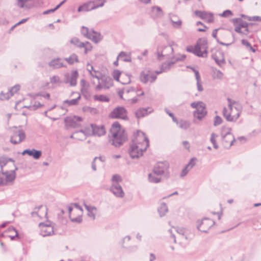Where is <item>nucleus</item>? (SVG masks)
Masks as SVG:
<instances>
[{"label": "nucleus", "instance_id": "f257e3e1", "mask_svg": "<svg viewBox=\"0 0 261 261\" xmlns=\"http://www.w3.org/2000/svg\"><path fill=\"white\" fill-rule=\"evenodd\" d=\"M149 146V141L144 133L137 130L134 134L128 153L133 159L142 156Z\"/></svg>", "mask_w": 261, "mask_h": 261}, {"label": "nucleus", "instance_id": "f03ea898", "mask_svg": "<svg viewBox=\"0 0 261 261\" xmlns=\"http://www.w3.org/2000/svg\"><path fill=\"white\" fill-rule=\"evenodd\" d=\"M173 48L171 45L165 46H160L157 49L156 54L158 59L162 60L163 59H169L170 61L162 64L161 71H156V74H160L162 72L169 70L171 66L178 61L184 60L186 58L184 55H178L173 56Z\"/></svg>", "mask_w": 261, "mask_h": 261}, {"label": "nucleus", "instance_id": "7ed1b4c3", "mask_svg": "<svg viewBox=\"0 0 261 261\" xmlns=\"http://www.w3.org/2000/svg\"><path fill=\"white\" fill-rule=\"evenodd\" d=\"M242 106L234 99H228V107L223 109V116L227 121L235 122L239 118Z\"/></svg>", "mask_w": 261, "mask_h": 261}, {"label": "nucleus", "instance_id": "20e7f679", "mask_svg": "<svg viewBox=\"0 0 261 261\" xmlns=\"http://www.w3.org/2000/svg\"><path fill=\"white\" fill-rule=\"evenodd\" d=\"M124 128L118 122L113 123L110 129V142L115 147L120 146L126 140Z\"/></svg>", "mask_w": 261, "mask_h": 261}, {"label": "nucleus", "instance_id": "39448f33", "mask_svg": "<svg viewBox=\"0 0 261 261\" xmlns=\"http://www.w3.org/2000/svg\"><path fill=\"white\" fill-rule=\"evenodd\" d=\"M207 45L206 42L204 40L200 39L194 46H189L187 48V50L190 53H193L195 55L205 58L207 57Z\"/></svg>", "mask_w": 261, "mask_h": 261}, {"label": "nucleus", "instance_id": "423d86ee", "mask_svg": "<svg viewBox=\"0 0 261 261\" xmlns=\"http://www.w3.org/2000/svg\"><path fill=\"white\" fill-rule=\"evenodd\" d=\"M191 106L195 109L193 112L194 118L198 121H202L207 115L205 104L202 101H198L192 102Z\"/></svg>", "mask_w": 261, "mask_h": 261}, {"label": "nucleus", "instance_id": "0eeeda50", "mask_svg": "<svg viewBox=\"0 0 261 261\" xmlns=\"http://www.w3.org/2000/svg\"><path fill=\"white\" fill-rule=\"evenodd\" d=\"M38 232L44 237L54 235L55 234L54 223L50 221L40 222L38 225Z\"/></svg>", "mask_w": 261, "mask_h": 261}, {"label": "nucleus", "instance_id": "6e6552de", "mask_svg": "<svg viewBox=\"0 0 261 261\" xmlns=\"http://www.w3.org/2000/svg\"><path fill=\"white\" fill-rule=\"evenodd\" d=\"M174 243H181L182 241L186 237L185 236L186 230L182 227H173L168 230Z\"/></svg>", "mask_w": 261, "mask_h": 261}, {"label": "nucleus", "instance_id": "1a4fd4ad", "mask_svg": "<svg viewBox=\"0 0 261 261\" xmlns=\"http://www.w3.org/2000/svg\"><path fill=\"white\" fill-rule=\"evenodd\" d=\"M82 34L86 38L97 43L102 39L101 34L93 30H89L88 28L83 26L81 29Z\"/></svg>", "mask_w": 261, "mask_h": 261}, {"label": "nucleus", "instance_id": "9d476101", "mask_svg": "<svg viewBox=\"0 0 261 261\" xmlns=\"http://www.w3.org/2000/svg\"><path fill=\"white\" fill-rule=\"evenodd\" d=\"M69 216L70 220L72 222H80L82 221V215L83 214V210L81 207L77 204L71 207H68Z\"/></svg>", "mask_w": 261, "mask_h": 261}, {"label": "nucleus", "instance_id": "9b49d317", "mask_svg": "<svg viewBox=\"0 0 261 261\" xmlns=\"http://www.w3.org/2000/svg\"><path fill=\"white\" fill-rule=\"evenodd\" d=\"M31 215L35 221L45 220L47 218V208L44 205L35 207Z\"/></svg>", "mask_w": 261, "mask_h": 261}, {"label": "nucleus", "instance_id": "f8f14e48", "mask_svg": "<svg viewBox=\"0 0 261 261\" xmlns=\"http://www.w3.org/2000/svg\"><path fill=\"white\" fill-rule=\"evenodd\" d=\"M87 126V134L90 135V136L100 137L105 135L106 133V128L103 125L91 124Z\"/></svg>", "mask_w": 261, "mask_h": 261}, {"label": "nucleus", "instance_id": "ddd939ff", "mask_svg": "<svg viewBox=\"0 0 261 261\" xmlns=\"http://www.w3.org/2000/svg\"><path fill=\"white\" fill-rule=\"evenodd\" d=\"M214 224L215 222L213 220L206 218L198 220L196 222L197 229L204 232H207Z\"/></svg>", "mask_w": 261, "mask_h": 261}, {"label": "nucleus", "instance_id": "4468645a", "mask_svg": "<svg viewBox=\"0 0 261 261\" xmlns=\"http://www.w3.org/2000/svg\"><path fill=\"white\" fill-rule=\"evenodd\" d=\"M222 137L223 138V143L225 147H230L234 141L233 135L231 133L230 128H223L222 130Z\"/></svg>", "mask_w": 261, "mask_h": 261}, {"label": "nucleus", "instance_id": "2eb2a0df", "mask_svg": "<svg viewBox=\"0 0 261 261\" xmlns=\"http://www.w3.org/2000/svg\"><path fill=\"white\" fill-rule=\"evenodd\" d=\"M97 79L98 80V84L96 86L98 89H108L113 85L112 79L108 76L101 75L100 73V77Z\"/></svg>", "mask_w": 261, "mask_h": 261}, {"label": "nucleus", "instance_id": "dca6fc26", "mask_svg": "<svg viewBox=\"0 0 261 261\" xmlns=\"http://www.w3.org/2000/svg\"><path fill=\"white\" fill-rule=\"evenodd\" d=\"M83 118L82 117L76 116L67 117L64 120L65 126L67 128L76 127L81 124Z\"/></svg>", "mask_w": 261, "mask_h": 261}, {"label": "nucleus", "instance_id": "f3484780", "mask_svg": "<svg viewBox=\"0 0 261 261\" xmlns=\"http://www.w3.org/2000/svg\"><path fill=\"white\" fill-rule=\"evenodd\" d=\"M111 116L113 118H119L123 120L128 119L127 111L123 107H119L115 108L111 113Z\"/></svg>", "mask_w": 261, "mask_h": 261}, {"label": "nucleus", "instance_id": "a211bd4d", "mask_svg": "<svg viewBox=\"0 0 261 261\" xmlns=\"http://www.w3.org/2000/svg\"><path fill=\"white\" fill-rule=\"evenodd\" d=\"M212 58L215 60L217 64L221 68H222L226 64L224 53L220 50H217L212 55Z\"/></svg>", "mask_w": 261, "mask_h": 261}, {"label": "nucleus", "instance_id": "6ab92c4d", "mask_svg": "<svg viewBox=\"0 0 261 261\" xmlns=\"http://www.w3.org/2000/svg\"><path fill=\"white\" fill-rule=\"evenodd\" d=\"M79 76V73L77 70H72L71 73H67L65 74L64 82L69 83L70 86H74L76 85V80Z\"/></svg>", "mask_w": 261, "mask_h": 261}, {"label": "nucleus", "instance_id": "aec40b11", "mask_svg": "<svg viewBox=\"0 0 261 261\" xmlns=\"http://www.w3.org/2000/svg\"><path fill=\"white\" fill-rule=\"evenodd\" d=\"M15 178L14 171L11 173H0V185H6L8 182L13 181Z\"/></svg>", "mask_w": 261, "mask_h": 261}, {"label": "nucleus", "instance_id": "412c9836", "mask_svg": "<svg viewBox=\"0 0 261 261\" xmlns=\"http://www.w3.org/2000/svg\"><path fill=\"white\" fill-rule=\"evenodd\" d=\"M140 79L141 81L144 83H152L155 81L156 76L154 74L150 73L148 71H143L141 73Z\"/></svg>", "mask_w": 261, "mask_h": 261}, {"label": "nucleus", "instance_id": "4be33fe9", "mask_svg": "<svg viewBox=\"0 0 261 261\" xmlns=\"http://www.w3.org/2000/svg\"><path fill=\"white\" fill-rule=\"evenodd\" d=\"M168 168V165L167 163L161 162L155 165L152 172L161 177L165 173Z\"/></svg>", "mask_w": 261, "mask_h": 261}, {"label": "nucleus", "instance_id": "5701e85b", "mask_svg": "<svg viewBox=\"0 0 261 261\" xmlns=\"http://www.w3.org/2000/svg\"><path fill=\"white\" fill-rule=\"evenodd\" d=\"M110 191L116 197L123 198L125 196V193L119 184H112Z\"/></svg>", "mask_w": 261, "mask_h": 261}, {"label": "nucleus", "instance_id": "b1692460", "mask_svg": "<svg viewBox=\"0 0 261 261\" xmlns=\"http://www.w3.org/2000/svg\"><path fill=\"white\" fill-rule=\"evenodd\" d=\"M87 126H85L83 130L74 133L71 136L76 140L82 141L85 140L87 137L90 136V135L87 134Z\"/></svg>", "mask_w": 261, "mask_h": 261}, {"label": "nucleus", "instance_id": "393cba45", "mask_svg": "<svg viewBox=\"0 0 261 261\" xmlns=\"http://www.w3.org/2000/svg\"><path fill=\"white\" fill-rule=\"evenodd\" d=\"M195 14L201 18L202 19L205 20L208 22H212L214 21L213 15L211 13H207L205 12L196 11H195Z\"/></svg>", "mask_w": 261, "mask_h": 261}, {"label": "nucleus", "instance_id": "a878e982", "mask_svg": "<svg viewBox=\"0 0 261 261\" xmlns=\"http://www.w3.org/2000/svg\"><path fill=\"white\" fill-rule=\"evenodd\" d=\"M27 154L29 156H32L35 160H38L40 158L42 154V152L40 150H37L35 149H25L22 152V154Z\"/></svg>", "mask_w": 261, "mask_h": 261}, {"label": "nucleus", "instance_id": "bb28decb", "mask_svg": "<svg viewBox=\"0 0 261 261\" xmlns=\"http://www.w3.org/2000/svg\"><path fill=\"white\" fill-rule=\"evenodd\" d=\"M153 110L150 108L139 109L136 112L135 115L137 118H140L148 115Z\"/></svg>", "mask_w": 261, "mask_h": 261}, {"label": "nucleus", "instance_id": "cd10ccee", "mask_svg": "<svg viewBox=\"0 0 261 261\" xmlns=\"http://www.w3.org/2000/svg\"><path fill=\"white\" fill-rule=\"evenodd\" d=\"M92 5L91 1L86 3L79 7L77 12H86L94 10V7H93Z\"/></svg>", "mask_w": 261, "mask_h": 261}, {"label": "nucleus", "instance_id": "c85d7f7f", "mask_svg": "<svg viewBox=\"0 0 261 261\" xmlns=\"http://www.w3.org/2000/svg\"><path fill=\"white\" fill-rule=\"evenodd\" d=\"M170 21L174 28L179 29L181 27L182 21L175 15H170Z\"/></svg>", "mask_w": 261, "mask_h": 261}, {"label": "nucleus", "instance_id": "c756f323", "mask_svg": "<svg viewBox=\"0 0 261 261\" xmlns=\"http://www.w3.org/2000/svg\"><path fill=\"white\" fill-rule=\"evenodd\" d=\"M87 70L91 76L96 79L100 77V72L95 70L92 65L88 63L87 65Z\"/></svg>", "mask_w": 261, "mask_h": 261}, {"label": "nucleus", "instance_id": "7c9ffc66", "mask_svg": "<svg viewBox=\"0 0 261 261\" xmlns=\"http://www.w3.org/2000/svg\"><path fill=\"white\" fill-rule=\"evenodd\" d=\"M85 207L88 211V216L92 220H94L97 213L96 208L95 207L90 206L87 204H85Z\"/></svg>", "mask_w": 261, "mask_h": 261}, {"label": "nucleus", "instance_id": "2f4dec72", "mask_svg": "<svg viewBox=\"0 0 261 261\" xmlns=\"http://www.w3.org/2000/svg\"><path fill=\"white\" fill-rule=\"evenodd\" d=\"M168 212V208L167 204L164 202L161 203L158 208V212L160 216L163 217L165 216Z\"/></svg>", "mask_w": 261, "mask_h": 261}, {"label": "nucleus", "instance_id": "473e14b6", "mask_svg": "<svg viewBox=\"0 0 261 261\" xmlns=\"http://www.w3.org/2000/svg\"><path fill=\"white\" fill-rule=\"evenodd\" d=\"M148 179L149 181L150 182L158 183L161 181V177L152 171V172L148 174Z\"/></svg>", "mask_w": 261, "mask_h": 261}, {"label": "nucleus", "instance_id": "72a5a7b5", "mask_svg": "<svg viewBox=\"0 0 261 261\" xmlns=\"http://www.w3.org/2000/svg\"><path fill=\"white\" fill-rule=\"evenodd\" d=\"M49 65L54 68H59L64 66L62 60L60 58L52 60L49 63Z\"/></svg>", "mask_w": 261, "mask_h": 261}, {"label": "nucleus", "instance_id": "f704fd0d", "mask_svg": "<svg viewBox=\"0 0 261 261\" xmlns=\"http://www.w3.org/2000/svg\"><path fill=\"white\" fill-rule=\"evenodd\" d=\"M152 12L153 16L156 18L161 17L164 15V12L162 9L158 6L152 7Z\"/></svg>", "mask_w": 261, "mask_h": 261}, {"label": "nucleus", "instance_id": "c9c22d12", "mask_svg": "<svg viewBox=\"0 0 261 261\" xmlns=\"http://www.w3.org/2000/svg\"><path fill=\"white\" fill-rule=\"evenodd\" d=\"M62 83L61 80L57 75H54L50 77V83L55 87L59 86Z\"/></svg>", "mask_w": 261, "mask_h": 261}, {"label": "nucleus", "instance_id": "e433bc0d", "mask_svg": "<svg viewBox=\"0 0 261 261\" xmlns=\"http://www.w3.org/2000/svg\"><path fill=\"white\" fill-rule=\"evenodd\" d=\"M195 73V77L197 81V88L199 91H201L203 90L202 85L200 83V75L198 70L193 69Z\"/></svg>", "mask_w": 261, "mask_h": 261}, {"label": "nucleus", "instance_id": "4c0bfd02", "mask_svg": "<svg viewBox=\"0 0 261 261\" xmlns=\"http://www.w3.org/2000/svg\"><path fill=\"white\" fill-rule=\"evenodd\" d=\"M122 84H128L130 82V76L123 73L121 76V78L119 81Z\"/></svg>", "mask_w": 261, "mask_h": 261}, {"label": "nucleus", "instance_id": "58836bf2", "mask_svg": "<svg viewBox=\"0 0 261 261\" xmlns=\"http://www.w3.org/2000/svg\"><path fill=\"white\" fill-rule=\"evenodd\" d=\"M17 136L19 137V142L24 141L26 138L25 130L22 128L19 129L17 130Z\"/></svg>", "mask_w": 261, "mask_h": 261}, {"label": "nucleus", "instance_id": "ea45409f", "mask_svg": "<svg viewBox=\"0 0 261 261\" xmlns=\"http://www.w3.org/2000/svg\"><path fill=\"white\" fill-rule=\"evenodd\" d=\"M241 43L243 45L245 46L247 49L251 51L253 53L256 52V49L252 47L250 43L245 39H242L241 40Z\"/></svg>", "mask_w": 261, "mask_h": 261}, {"label": "nucleus", "instance_id": "a19ab883", "mask_svg": "<svg viewBox=\"0 0 261 261\" xmlns=\"http://www.w3.org/2000/svg\"><path fill=\"white\" fill-rule=\"evenodd\" d=\"M65 60L70 64L79 62L77 56L75 54H73L69 57L65 58Z\"/></svg>", "mask_w": 261, "mask_h": 261}, {"label": "nucleus", "instance_id": "79ce46f5", "mask_svg": "<svg viewBox=\"0 0 261 261\" xmlns=\"http://www.w3.org/2000/svg\"><path fill=\"white\" fill-rule=\"evenodd\" d=\"M92 3L93 7H94V9L99 7H101L104 5L105 0H94L91 1Z\"/></svg>", "mask_w": 261, "mask_h": 261}, {"label": "nucleus", "instance_id": "37998d69", "mask_svg": "<svg viewBox=\"0 0 261 261\" xmlns=\"http://www.w3.org/2000/svg\"><path fill=\"white\" fill-rule=\"evenodd\" d=\"M214 77L215 79L221 80L223 77V73L220 70L214 68L213 69Z\"/></svg>", "mask_w": 261, "mask_h": 261}, {"label": "nucleus", "instance_id": "c03bdc74", "mask_svg": "<svg viewBox=\"0 0 261 261\" xmlns=\"http://www.w3.org/2000/svg\"><path fill=\"white\" fill-rule=\"evenodd\" d=\"M117 59H120L123 61H130V59L129 56L124 51L120 53L117 57Z\"/></svg>", "mask_w": 261, "mask_h": 261}, {"label": "nucleus", "instance_id": "a18cd8bd", "mask_svg": "<svg viewBox=\"0 0 261 261\" xmlns=\"http://www.w3.org/2000/svg\"><path fill=\"white\" fill-rule=\"evenodd\" d=\"M122 180V179L119 175L118 174H115L113 175L112 177V184H119V182H121Z\"/></svg>", "mask_w": 261, "mask_h": 261}, {"label": "nucleus", "instance_id": "49530a36", "mask_svg": "<svg viewBox=\"0 0 261 261\" xmlns=\"http://www.w3.org/2000/svg\"><path fill=\"white\" fill-rule=\"evenodd\" d=\"M82 48H84L85 53L87 54L92 50V46L90 43L86 41L85 42H84L83 46H82Z\"/></svg>", "mask_w": 261, "mask_h": 261}, {"label": "nucleus", "instance_id": "de8ad7c7", "mask_svg": "<svg viewBox=\"0 0 261 261\" xmlns=\"http://www.w3.org/2000/svg\"><path fill=\"white\" fill-rule=\"evenodd\" d=\"M70 43L78 47L82 48L84 42H81L79 39L76 38H73L70 40Z\"/></svg>", "mask_w": 261, "mask_h": 261}, {"label": "nucleus", "instance_id": "09e8293b", "mask_svg": "<svg viewBox=\"0 0 261 261\" xmlns=\"http://www.w3.org/2000/svg\"><path fill=\"white\" fill-rule=\"evenodd\" d=\"M122 74L123 73H121L119 70H115L112 73V75L114 80L119 82Z\"/></svg>", "mask_w": 261, "mask_h": 261}, {"label": "nucleus", "instance_id": "8fccbe9b", "mask_svg": "<svg viewBox=\"0 0 261 261\" xmlns=\"http://www.w3.org/2000/svg\"><path fill=\"white\" fill-rule=\"evenodd\" d=\"M217 137V135L214 133L212 134L211 137V142L213 144L214 147L215 149L218 148V145L216 143V138Z\"/></svg>", "mask_w": 261, "mask_h": 261}, {"label": "nucleus", "instance_id": "3c124183", "mask_svg": "<svg viewBox=\"0 0 261 261\" xmlns=\"http://www.w3.org/2000/svg\"><path fill=\"white\" fill-rule=\"evenodd\" d=\"M197 160V158L195 157L191 158L188 164L186 165L187 168L191 170L195 165Z\"/></svg>", "mask_w": 261, "mask_h": 261}, {"label": "nucleus", "instance_id": "603ef678", "mask_svg": "<svg viewBox=\"0 0 261 261\" xmlns=\"http://www.w3.org/2000/svg\"><path fill=\"white\" fill-rule=\"evenodd\" d=\"M242 29V28L239 25H238V26H237L235 28L234 30L236 32H237V33H239L241 34L246 35V36L249 33L248 29L245 30V32H243V30Z\"/></svg>", "mask_w": 261, "mask_h": 261}, {"label": "nucleus", "instance_id": "864d4df0", "mask_svg": "<svg viewBox=\"0 0 261 261\" xmlns=\"http://www.w3.org/2000/svg\"><path fill=\"white\" fill-rule=\"evenodd\" d=\"M219 15L223 17H229L232 16V13L231 11L227 10L224 11L222 13L220 14Z\"/></svg>", "mask_w": 261, "mask_h": 261}, {"label": "nucleus", "instance_id": "5fc2aeb1", "mask_svg": "<svg viewBox=\"0 0 261 261\" xmlns=\"http://www.w3.org/2000/svg\"><path fill=\"white\" fill-rule=\"evenodd\" d=\"M88 87L89 86L84 87H84L81 88V92L83 94V96H84L85 98H87L89 95L88 92Z\"/></svg>", "mask_w": 261, "mask_h": 261}, {"label": "nucleus", "instance_id": "6e6d98bb", "mask_svg": "<svg viewBox=\"0 0 261 261\" xmlns=\"http://www.w3.org/2000/svg\"><path fill=\"white\" fill-rule=\"evenodd\" d=\"M77 100H78V99H72L70 100H66L64 101V105H76L78 102Z\"/></svg>", "mask_w": 261, "mask_h": 261}, {"label": "nucleus", "instance_id": "4d7b16f0", "mask_svg": "<svg viewBox=\"0 0 261 261\" xmlns=\"http://www.w3.org/2000/svg\"><path fill=\"white\" fill-rule=\"evenodd\" d=\"M222 119L220 116H216L215 117L214 123L215 126H217V125L220 124L222 123Z\"/></svg>", "mask_w": 261, "mask_h": 261}, {"label": "nucleus", "instance_id": "13d9d810", "mask_svg": "<svg viewBox=\"0 0 261 261\" xmlns=\"http://www.w3.org/2000/svg\"><path fill=\"white\" fill-rule=\"evenodd\" d=\"M179 126L184 129H186L189 126V124L186 121H180L178 123Z\"/></svg>", "mask_w": 261, "mask_h": 261}, {"label": "nucleus", "instance_id": "bf43d9fd", "mask_svg": "<svg viewBox=\"0 0 261 261\" xmlns=\"http://www.w3.org/2000/svg\"><path fill=\"white\" fill-rule=\"evenodd\" d=\"M191 170L190 169H189V168H187V166H186L182 170V171H181V173H180V176L181 177H184L188 173V172L190 171Z\"/></svg>", "mask_w": 261, "mask_h": 261}, {"label": "nucleus", "instance_id": "052dcab7", "mask_svg": "<svg viewBox=\"0 0 261 261\" xmlns=\"http://www.w3.org/2000/svg\"><path fill=\"white\" fill-rule=\"evenodd\" d=\"M248 20L250 21H261V17L258 16L249 17Z\"/></svg>", "mask_w": 261, "mask_h": 261}, {"label": "nucleus", "instance_id": "680f3d73", "mask_svg": "<svg viewBox=\"0 0 261 261\" xmlns=\"http://www.w3.org/2000/svg\"><path fill=\"white\" fill-rule=\"evenodd\" d=\"M37 96L43 97L44 98H49L50 95L48 93L45 92L39 93L36 95Z\"/></svg>", "mask_w": 261, "mask_h": 261}, {"label": "nucleus", "instance_id": "e2e57ef3", "mask_svg": "<svg viewBox=\"0 0 261 261\" xmlns=\"http://www.w3.org/2000/svg\"><path fill=\"white\" fill-rule=\"evenodd\" d=\"M40 106V104L39 102L37 103L36 102H34V105L29 106H28V107L32 109L35 110V109L39 108Z\"/></svg>", "mask_w": 261, "mask_h": 261}, {"label": "nucleus", "instance_id": "0e129e2a", "mask_svg": "<svg viewBox=\"0 0 261 261\" xmlns=\"http://www.w3.org/2000/svg\"><path fill=\"white\" fill-rule=\"evenodd\" d=\"M182 145L186 149H187L188 150H190V144L189 142L187 141H184L182 142Z\"/></svg>", "mask_w": 261, "mask_h": 261}, {"label": "nucleus", "instance_id": "69168bd1", "mask_svg": "<svg viewBox=\"0 0 261 261\" xmlns=\"http://www.w3.org/2000/svg\"><path fill=\"white\" fill-rule=\"evenodd\" d=\"M80 84H81V88H82V87L84 88V87H86L87 86H89V85L87 83V82L85 80H84V79L81 80V82H80Z\"/></svg>", "mask_w": 261, "mask_h": 261}, {"label": "nucleus", "instance_id": "338daca9", "mask_svg": "<svg viewBox=\"0 0 261 261\" xmlns=\"http://www.w3.org/2000/svg\"><path fill=\"white\" fill-rule=\"evenodd\" d=\"M128 92V91L126 90V89H122L121 90H119L118 92V95L120 98H122L123 94L125 92Z\"/></svg>", "mask_w": 261, "mask_h": 261}, {"label": "nucleus", "instance_id": "774afa93", "mask_svg": "<svg viewBox=\"0 0 261 261\" xmlns=\"http://www.w3.org/2000/svg\"><path fill=\"white\" fill-rule=\"evenodd\" d=\"M242 29L244 28V29H245V30L246 29H248V23L247 22H242V23H240L239 24Z\"/></svg>", "mask_w": 261, "mask_h": 261}]
</instances>
